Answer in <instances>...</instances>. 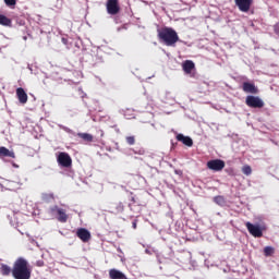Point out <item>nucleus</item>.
Listing matches in <instances>:
<instances>
[{"label":"nucleus","instance_id":"19","mask_svg":"<svg viewBox=\"0 0 279 279\" xmlns=\"http://www.w3.org/2000/svg\"><path fill=\"white\" fill-rule=\"evenodd\" d=\"M0 25H3V27H12V20L3 14H0Z\"/></svg>","mask_w":279,"mask_h":279},{"label":"nucleus","instance_id":"30","mask_svg":"<svg viewBox=\"0 0 279 279\" xmlns=\"http://www.w3.org/2000/svg\"><path fill=\"white\" fill-rule=\"evenodd\" d=\"M114 22H116V23H119V20L116 17V19H114Z\"/></svg>","mask_w":279,"mask_h":279},{"label":"nucleus","instance_id":"7","mask_svg":"<svg viewBox=\"0 0 279 279\" xmlns=\"http://www.w3.org/2000/svg\"><path fill=\"white\" fill-rule=\"evenodd\" d=\"M234 3L240 12L247 13L254 3V0H234Z\"/></svg>","mask_w":279,"mask_h":279},{"label":"nucleus","instance_id":"20","mask_svg":"<svg viewBox=\"0 0 279 279\" xmlns=\"http://www.w3.org/2000/svg\"><path fill=\"white\" fill-rule=\"evenodd\" d=\"M113 206L116 208L113 213L116 214L123 213V210L125 209V206L123 205V203H116Z\"/></svg>","mask_w":279,"mask_h":279},{"label":"nucleus","instance_id":"11","mask_svg":"<svg viewBox=\"0 0 279 279\" xmlns=\"http://www.w3.org/2000/svg\"><path fill=\"white\" fill-rule=\"evenodd\" d=\"M244 93H250L251 95H257L258 93V88L256 87V85L252 84V83H243L242 86Z\"/></svg>","mask_w":279,"mask_h":279},{"label":"nucleus","instance_id":"28","mask_svg":"<svg viewBox=\"0 0 279 279\" xmlns=\"http://www.w3.org/2000/svg\"><path fill=\"white\" fill-rule=\"evenodd\" d=\"M131 202H133V204H136V198L134 196H132Z\"/></svg>","mask_w":279,"mask_h":279},{"label":"nucleus","instance_id":"12","mask_svg":"<svg viewBox=\"0 0 279 279\" xmlns=\"http://www.w3.org/2000/svg\"><path fill=\"white\" fill-rule=\"evenodd\" d=\"M177 141H179V143H183L186 147H193V138L184 136V134H178Z\"/></svg>","mask_w":279,"mask_h":279},{"label":"nucleus","instance_id":"8","mask_svg":"<svg viewBox=\"0 0 279 279\" xmlns=\"http://www.w3.org/2000/svg\"><path fill=\"white\" fill-rule=\"evenodd\" d=\"M106 8L108 14H111V16L119 14V12L121 11V7H119V0H108Z\"/></svg>","mask_w":279,"mask_h":279},{"label":"nucleus","instance_id":"9","mask_svg":"<svg viewBox=\"0 0 279 279\" xmlns=\"http://www.w3.org/2000/svg\"><path fill=\"white\" fill-rule=\"evenodd\" d=\"M207 167L211 171H223V169L226 168V161L221 159H213L207 162Z\"/></svg>","mask_w":279,"mask_h":279},{"label":"nucleus","instance_id":"17","mask_svg":"<svg viewBox=\"0 0 279 279\" xmlns=\"http://www.w3.org/2000/svg\"><path fill=\"white\" fill-rule=\"evenodd\" d=\"M77 138H81L83 143H93L95 141V137L90 133H77Z\"/></svg>","mask_w":279,"mask_h":279},{"label":"nucleus","instance_id":"10","mask_svg":"<svg viewBox=\"0 0 279 279\" xmlns=\"http://www.w3.org/2000/svg\"><path fill=\"white\" fill-rule=\"evenodd\" d=\"M76 236L83 243H88V241H90V239H92L90 231H88V229H86V228H78L76 230Z\"/></svg>","mask_w":279,"mask_h":279},{"label":"nucleus","instance_id":"5","mask_svg":"<svg viewBox=\"0 0 279 279\" xmlns=\"http://www.w3.org/2000/svg\"><path fill=\"white\" fill-rule=\"evenodd\" d=\"M57 161L60 167H64L65 169H69L73 165V159H71V155L68 153H59Z\"/></svg>","mask_w":279,"mask_h":279},{"label":"nucleus","instance_id":"14","mask_svg":"<svg viewBox=\"0 0 279 279\" xmlns=\"http://www.w3.org/2000/svg\"><path fill=\"white\" fill-rule=\"evenodd\" d=\"M14 266L10 267L7 264H0V274L1 276H13Z\"/></svg>","mask_w":279,"mask_h":279},{"label":"nucleus","instance_id":"2","mask_svg":"<svg viewBox=\"0 0 279 279\" xmlns=\"http://www.w3.org/2000/svg\"><path fill=\"white\" fill-rule=\"evenodd\" d=\"M157 36L166 47H175L177 43L180 41V36H178V32L171 27H162L157 29Z\"/></svg>","mask_w":279,"mask_h":279},{"label":"nucleus","instance_id":"4","mask_svg":"<svg viewBox=\"0 0 279 279\" xmlns=\"http://www.w3.org/2000/svg\"><path fill=\"white\" fill-rule=\"evenodd\" d=\"M246 106L248 108H264L265 107V101L260 99L258 96H247L245 99Z\"/></svg>","mask_w":279,"mask_h":279},{"label":"nucleus","instance_id":"22","mask_svg":"<svg viewBox=\"0 0 279 279\" xmlns=\"http://www.w3.org/2000/svg\"><path fill=\"white\" fill-rule=\"evenodd\" d=\"M125 141H126L128 145H135V143H136V137H135L134 135L126 136V137H125Z\"/></svg>","mask_w":279,"mask_h":279},{"label":"nucleus","instance_id":"16","mask_svg":"<svg viewBox=\"0 0 279 279\" xmlns=\"http://www.w3.org/2000/svg\"><path fill=\"white\" fill-rule=\"evenodd\" d=\"M16 97L20 104H27V93H25V89H23V87L16 89Z\"/></svg>","mask_w":279,"mask_h":279},{"label":"nucleus","instance_id":"26","mask_svg":"<svg viewBox=\"0 0 279 279\" xmlns=\"http://www.w3.org/2000/svg\"><path fill=\"white\" fill-rule=\"evenodd\" d=\"M195 72H193V71H185V75H193Z\"/></svg>","mask_w":279,"mask_h":279},{"label":"nucleus","instance_id":"25","mask_svg":"<svg viewBox=\"0 0 279 279\" xmlns=\"http://www.w3.org/2000/svg\"><path fill=\"white\" fill-rule=\"evenodd\" d=\"M274 32L277 36H279V22L274 25Z\"/></svg>","mask_w":279,"mask_h":279},{"label":"nucleus","instance_id":"15","mask_svg":"<svg viewBox=\"0 0 279 279\" xmlns=\"http://www.w3.org/2000/svg\"><path fill=\"white\" fill-rule=\"evenodd\" d=\"M109 278L110 279H126L128 277L121 270L112 268L109 270Z\"/></svg>","mask_w":279,"mask_h":279},{"label":"nucleus","instance_id":"13","mask_svg":"<svg viewBox=\"0 0 279 279\" xmlns=\"http://www.w3.org/2000/svg\"><path fill=\"white\" fill-rule=\"evenodd\" d=\"M0 158H16V155L13 150L8 149L5 146H1Z\"/></svg>","mask_w":279,"mask_h":279},{"label":"nucleus","instance_id":"24","mask_svg":"<svg viewBox=\"0 0 279 279\" xmlns=\"http://www.w3.org/2000/svg\"><path fill=\"white\" fill-rule=\"evenodd\" d=\"M4 3L8 8H14V5H16V0H4Z\"/></svg>","mask_w":279,"mask_h":279},{"label":"nucleus","instance_id":"31","mask_svg":"<svg viewBox=\"0 0 279 279\" xmlns=\"http://www.w3.org/2000/svg\"><path fill=\"white\" fill-rule=\"evenodd\" d=\"M23 40H27V36H24V37H23Z\"/></svg>","mask_w":279,"mask_h":279},{"label":"nucleus","instance_id":"23","mask_svg":"<svg viewBox=\"0 0 279 279\" xmlns=\"http://www.w3.org/2000/svg\"><path fill=\"white\" fill-rule=\"evenodd\" d=\"M242 172L244 173V175H252V167L243 166Z\"/></svg>","mask_w":279,"mask_h":279},{"label":"nucleus","instance_id":"21","mask_svg":"<svg viewBox=\"0 0 279 279\" xmlns=\"http://www.w3.org/2000/svg\"><path fill=\"white\" fill-rule=\"evenodd\" d=\"M274 252H275V250L271 246H266L264 248V255L265 256H274Z\"/></svg>","mask_w":279,"mask_h":279},{"label":"nucleus","instance_id":"3","mask_svg":"<svg viewBox=\"0 0 279 279\" xmlns=\"http://www.w3.org/2000/svg\"><path fill=\"white\" fill-rule=\"evenodd\" d=\"M50 214L57 216V219L60 221V223H66V221H69V215H66V210L58 207V205L50 207Z\"/></svg>","mask_w":279,"mask_h":279},{"label":"nucleus","instance_id":"1","mask_svg":"<svg viewBox=\"0 0 279 279\" xmlns=\"http://www.w3.org/2000/svg\"><path fill=\"white\" fill-rule=\"evenodd\" d=\"M14 279H32V265L24 257H19L13 263Z\"/></svg>","mask_w":279,"mask_h":279},{"label":"nucleus","instance_id":"29","mask_svg":"<svg viewBox=\"0 0 279 279\" xmlns=\"http://www.w3.org/2000/svg\"><path fill=\"white\" fill-rule=\"evenodd\" d=\"M62 43L66 45V38H62Z\"/></svg>","mask_w":279,"mask_h":279},{"label":"nucleus","instance_id":"18","mask_svg":"<svg viewBox=\"0 0 279 279\" xmlns=\"http://www.w3.org/2000/svg\"><path fill=\"white\" fill-rule=\"evenodd\" d=\"M182 70L183 71H193L195 70V62L193 60H185L182 62Z\"/></svg>","mask_w":279,"mask_h":279},{"label":"nucleus","instance_id":"27","mask_svg":"<svg viewBox=\"0 0 279 279\" xmlns=\"http://www.w3.org/2000/svg\"><path fill=\"white\" fill-rule=\"evenodd\" d=\"M132 228H133V230H136V220H134V221L132 222Z\"/></svg>","mask_w":279,"mask_h":279},{"label":"nucleus","instance_id":"6","mask_svg":"<svg viewBox=\"0 0 279 279\" xmlns=\"http://www.w3.org/2000/svg\"><path fill=\"white\" fill-rule=\"evenodd\" d=\"M247 231L255 239H260L263 236V229L258 225H253L252 222H246L245 223Z\"/></svg>","mask_w":279,"mask_h":279}]
</instances>
